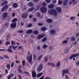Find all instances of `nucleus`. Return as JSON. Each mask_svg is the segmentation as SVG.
I'll list each match as a JSON object with an SVG mask.
<instances>
[{
	"label": "nucleus",
	"instance_id": "obj_28",
	"mask_svg": "<svg viewBox=\"0 0 79 79\" xmlns=\"http://www.w3.org/2000/svg\"><path fill=\"white\" fill-rule=\"evenodd\" d=\"M42 74H43V73H41L38 74L37 75V76L38 77H40V76H42Z\"/></svg>",
	"mask_w": 79,
	"mask_h": 79
},
{
	"label": "nucleus",
	"instance_id": "obj_14",
	"mask_svg": "<svg viewBox=\"0 0 79 79\" xmlns=\"http://www.w3.org/2000/svg\"><path fill=\"white\" fill-rule=\"evenodd\" d=\"M7 15H8V14L6 12H5L3 14V17L4 19H5V18H6V17L7 16Z\"/></svg>",
	"mask_w": 79,
	"mask_h": 79
},
{
	"label": "nucleus",
	"instance_id": "obj_37",
	"mask_svg": "<svg viewBox=\"0 0 79 79\" xmlns=\"http://www.w3.org/2000/svg\"><path fill=\"white\" fill-rule=\"evenodd\" d=\"M47 38H43L42 40V42H45V41H46V40H47Z\"/></svg>",
	"mask_w": 79,
	"mask_h": 79
},
{
	"label": "nucleus",
	"instance_id": "obj_22",
	"mask_svg": "<svg viewBox=\"0 0 79 79\" xmlns=\"http://www.w3.org/2000/svg\"><path fill=\"white\" fill-rule=\"evenodd\" d=\"M48 47V46L46 44H44L43 46V49H46Z\"/></svg>",
	"mask_w": 79,
	"mask_h": 79
},
{
	"label": "nucleus",
	"instance_id": "obj_20",
	"mask_svg": "<svg viewBox=\"0 0 79 79\" xmlns=\"http://www.w3.org/2000/svg\"><path fill=\"white\" fill-rule=\"evenodd\" d=\"M8 3V1H5L2 4H1V5L3 6V5H6Z\"/></svg>",
	"mask_w": 79,
	"mask_h": 79
},
{
	"label": "nucleus",
	"instance_id": "obj_50",
	"mask_svg": "<svg viewBox=\"0 0 79 79\" xmlns=\"http://www.w3.org/2000/svg\"><path fill=\"white\" fill-rule=\"evenodd\" d=\"M22 64L23 66H24V65H25V61L24 60H23L22 61Z\"/></svg>",
	"mask_w": 79,
	"mask_h": 79
},
{
	"label": "nucleus",
	"instance_id": "obj_24",
	"mask_svg": "<svg viewBox=\"0 0 79 79\" xmlns=\"http://www.w3.org/2000/svg\"><path fill=\"white\" fill-rule=\"evenodd\" d=\"M28 5L29 6H34V4H33V3L31 2H29L28 3Z\"/></svg>",
	"mask_w": 79,
	"mask_h": 79
},
{
	"label": "nucleus",
	"instance_id": "obj_62",
	"mask_svg": "<svg viewBox=\"0 0 79 79\" xmlns=\"http://www.w3.org/2000/svg\"><path fill=\"white\" fill-rule=\"evenodd\" d=\"M49 49H50V50H52V49H53V47H52V46H50L49 47Z\"/></svg>",
	"mask_w": 79,
	"mask_h": 79
},
{
	"label": "nucleus",
	"instance_id": "obj_15",
	"mask_svg": "<svg viewBox=\"0 0 79 79\" xmlns=\"http://www.w3.org/2000/svg\"><path fill=\"white\" fill-rule=\"evenodd\" d=\"M14 76V74L12 73L10 74L9 75L8 77V79H11V77H13V76Z\"/></svg>",
	"mask_w": 79,
	"mask_h": 79
},
{
	"label": "nucleus",
	"instance_id": "obj_40",
	"mask_svg": "<svg viewBox=\"0 0 79 79\" xmlns=\"http://www.w3.org/2000/svg\"><path fill=\"white\" fill-rule=\"evenodd\" d=\"M11 44L12 45H13V44L15 45V42H14L13 40H12Z\"/></svg>",
	"mask_w": 79,
	"mask_h": 79
},
{
	"label": "nucleus",
	"instance_id": "obj_10",
	"mask_svg": "<svg viewBox=\"0 0 79 79\" xmlns=\"http://www.w3.org/2000/svg\"><path fill=\"white\" fill-rule=\"evenodd\" d=\"M37 76V74L34 70H33L32 72V76L33 77H35Z\"/></svg>",
	"mask_w": 79,
	"mask_h": 79
},
{
	"label": "nucleus",
	"instance_id": "obj_49",
	"mask_svg": "<svg viewBox=\"0 0 79 79\" xmlns=\"http://www.w3.org/2000/svg\"><path fill=\"white\" fill-rule=\"evenodd\" d=\"M19 72V73H21L22 74H23V72L22 71V70H18Z\"/></svg>",
	"mask_w": 79,
	"mask_h": 79
},
{
	"label": "nucleus",
	"instance_id": "obj_16",
	"mask_svg": "<svg viewBox=\"0 0 79 79\" xmlns=\"http://www.w3.org/2000/svg\"><path fill=\"white\" fill-rule=\"evenodd\" d=\"M32 32V30L30 29L27 30V31L26 33L27 34H31Z\"/></svg>",
	"mask_w": 79,
	"mask_h": 79
},
{
	"label": "nucleus",
	"instance_id": "obj_29",
	"mask_svg": "<svg viewBox=\"0 0 79 79\" xmlns=\"http://www.w3.org/2000/svg\"><path fill=\"white\" fill-rule=\"evenodd\" d=\"M13 6L14 8H16L18 6V4L17 3H14L13 4Z\"/></svg>",
	"mask_w": 79,
	"mask_h": 79
},
{
	"label": "nucleus",
	"instance_id": "obj_13",
	"mask_svg": "<svg viewBox=\"0 0 79 79\" xmlns=\"http://www.w3.org/2000/svg\"><path fill=\"white\" fill-rule=\"evenodd\" d=\"M44 35H40L38 36V39H42Z\"/></svg>",
	"mask_w": 79,
	"mask_h": 79
},
{
	"label": "nucleus",
	"instance_id": "obj_25",
	"mask_svg": "<svg viewBox=\"0 0 79 79\" xmlns=\"http://www.w3.org/2000/svg\"><path fill=\"white\" fill-rule=\"evenodd\" d=\"M10 64H8L6 66V68H7L9 70V69H10Z\"/></svg>",
	"mask_w": 79,
	"mask_h": 79
},
{
	"label": "nucleus",
	"instance_id": "obj_64",
	"mask_svg": "<svg viewBox=\"0 0 79 79\" xmlns=\"http://www.w3.org/2000/svg\"><path fill=\"white\" fill-rule=\"evenodd\" d=\"M76 65H79V61L77 62L76 63Z\"/></svg>",
	"mask_w": 79,
	"mask_h": 79
},
{
	"label": "nucleus",
	"instance_id": "obj_39",
	"mask_svg": "<svg viewBox=\"0 0 79 79\" xmlns=\"http://www.w3.org/2000/svg\"><path fill=\"white\" fill-rule=\"evenodd\" d=\"M4 56L5 58H6L7 59H9L10 58H9V56L7 55H4Z\"/></svg>",
	"mask_w": 79,
	"mask_h": 79
},
{
	"label": "nucleus",
	"instance_id": "obj_19",
	"mask_svg": "<svg viewBox=\"0 0 79 79\" xmlns=\"http://www.w3.org/2000/svg\"><path fill=\"white\" fill-rule=\"evenodd\" d=\"M68 3V0H64L63 2L64 5H66Z\"/></svg>",
	"mask_w": 79,
	"mask_h": 79
},
{
	"label": "nucleus",
	"instance_id": "obj_57",
	"mask_svg": "<svg viewBox=\"0 0 79 79\" xmlns=\"http://www.w3.org/2000/svg\"><path fill=\"white\" fill-rule=\"evenodd\" d=\"M8 49H12V46H10L9 47V48Z\"/></svg>",
	"mask_w": 79,
	"mask_h": 79
},
{
	"label": "nucleus",
	"instance_id": "obj_1",
	"mask_svg": "<svg viewBox=\"0 0 79 79\" xmlns=\"http://www.w3.org/2000/svg\"><path fill=\"white\" fill-rule=\"evenodd\" d=\"M48 13L50 14V15H53L54 16H56L57 15V12H56V10L54 9H52L48 11Z\"/></svg>",
	"mask_w": 79,
	"mask_h": 79
},
{
	"label": "nucleus",
	"instance_id": "obj_8",
	"mask_svg": "<svg viewBox=\"0 0 79 79\" xmlns=\"http://www.w3.org/2000/svg\"><path fill=\"white\" fill-rule=\"evenodd\" d=\"M50 33L51 34H56V30H52L50 31Z\"/></svg>",
	"mask_w": 79,
	"mask_h": 79
},
{
	"label": "nucleus",
	"instance_id": "obj_17",
	"mask_svg": "<svg viewBox=\"0 0 79 79\" xmlns=\"http://www.w3.org/2000/svg\"><path fill=\"white\" fill-rule=\"evenodd\" d=\"M48 7L49 8H54V5L52 4L49 5H48Z\"/></svg>",
	"mask_w": 79,
	"mask_h": 79
},
{
	"label": "nucleus",
	"instance_id": "obj_43",
	"mask_svg": "<svg viewBox=\"0 0 79 79\" xmlns=\"http://www.w3.org/2000/svg\"><path fill=\"white\" fill-rule=\"evenodd\" d=\"M65 77L66 78V79H69V77L67 75H65Z\"/></svg>",
	"mask_w": 79,
	"mask_h": 79
},
{
	"label": "nucleus",
	"instance_id": "obj_6",
	"mask_svg": "<svg viewBox=\"0 0 79 79\" xmlns=\"http://www.w3.org/2000/svg\"><path fill=\"white\" fill-rule=\"evenodd\" d=\"M32 55H31L30 56V58H29V56H27V60L29 63H31L32 61Z\"/></svg>",
	"mask_w": 79,
	"mask_h": 79
},
{
	"label": "nucleus",
	"instance_id": "obj_55",
	"mask_svg": "<svg viewBox=\"0 0 79 79\" xmlns=\"http://www.w3.org/2000/svg\"><path fill=\"white\" fill-rule=\"evenodd\" d=\"M46 2L48 3H50V0H46Z\"/></svg>",
	"mask_w": 79,
	"mask_h": 79
},
{
	"label": "nucleus",
	"instance_id": "obj_11",
	"mask_svg": "<svg viewBox=\"0 0 79 79\" xmlns=\"http://www.w3.org/2000/svg\"><path fill=\"white\" fill-rule=\"evenodd\" d=\"M79 56V54H75L72 56L70 58V60L72 59L73 58H74V57H76V56Z\"/></svg>",
	"mask_w": 79,
	"mask_h": 79
},
{
	"label": "nucleus",
	"instance_id": "obj_7",
	"mask_svg": "<svg viewBox=\"0 0 79 79\" xmlns=\"http://www.w3.org/2000/svg\"><path fill=\"white\" fill-rule=\"evenodd\" d=\"M22 17L23 18V19H26V18H27L28 17V14L27 13L23 14L22 15Z\"/></svg>",
	"mask_w": 79,
	"mask_h": 79
},
{
	"label": "nucleus",
	"instance_id": "obj_45",
	"mask_svg": "<svg viewBox=\"0 0 79 79\" xmlns=\"http://www.w3.org/2000/svg\"><path fill=\"white\" fill-rule=\"evenodd\" d=\"M18 77H19V79H22V78H21V76L20 75L18 74Z\"/></svg>",
	"mask_w": 79,
	"mask_h": 79
},
{
	"label": "nucleus",
	"instance_id": "obj_12",
	"mask_svg": "<svg viewBox=\"0 0 79 79\" xmlns=\"http://www.w3.org/2000/svg\"><path fill=\"white\" fill-rule=\"evenodd\" d=\"M11 26L12 28H15L16 27V23H12L11 24Z\"/></svg>",
	"mask_w": 79,
	"mask_h": 79
},
{
	"label": "nucleus",
	"instance_id": "obj_9",
	"mask_svg": "<svg viewBox=\"0 0 79 79\" xmlns=\"http://www.w3.org/2000/svg\"><path fill=\"white\" fill-rule=\"evenodd\" d=\"M56 10L58 13H60L61 12V8L60 7H57L56 8Z\"/></svg>",
	"mask_w": 79,
	"mask_h": 79
},
{
	"label": "nucleus",
	"instance_id": "obj_53",
	"mask_svg": "<svg viewBox=\"0 0 79 79\" xmlns=\"http://www.w3.org/2000/svg\"><path fill=\"white\" fill-rule=\"evenodd\" d=\"M3 51H5V49H0V52H2Z\"/></svg>",
	"mask_w": 79,
	"mask_h": 79
},
{
	"label": "nucleus",
	"instance_id": "obj_61",
	"mask_svg": "<svg viewBox=\"0 0 79 79\" xmlns=\"http://www.w3.org/2000/svg\"><path fill=\"white\" fill-rule=\"evenodd\" d=\"M33 21H34L35 22V21H37V19L36 18H34L33 19Z\"/></svg>",
	"mask_w": 79,
	"mask_h": 79
},
{
	"label": "nucleus",
	"instance_id": "obj_23",
	"mask_svg": "<svg viewBox=\"0 0 79 79\" xmlns=\"http://www.w3.org/2000/svg\"><path fill=\"white\" fill-rule=\"evenodd\" d=\"M44 62H47L48 61V57H45L44 58Z\"/></svg>",
	"mask_w": 79,
	"mask_h": 79
},
{
	"label": "nucleus",
	"instance_id": "obj_56",
	"mask_svg": "<svg viewBox=\"0 0 79 79\" xmlns=\"http://www.w3.org/2000/svg\"><path fill=\"white\" fill-rule=\"evenodd\" d=\"M23 31L22 30H19V33H23Z\"/></svg>",
	"mask_w": 79,
	"mask_h": 79
},
{
	"label": "nucleus",
	"instance_id": "obj_58",
	"mask_svg": "<svg viewBox=\"0 0 79 79\" xmlns=\"http://www.w3.org/2000/svg\"><path fill=\"white\" fill-rule=\"evenodd\" d=\"M23 48V47L22 46H19L18 48V49H21Z\"/></svg>",
	"mask_w": 79,
	"mask_h": 79
},
{
	"label": "nucleus",
	"instance_id": "obj_33",
	"mask_svg": "<svg viewBox=\"0 0 79 79\" xmlns=\"http://www.w3.org/2000/svg\"><path fill=\"white\" fill-rule=\"evenodd\" d=\"M62 44L63 45H65L67 43V40H65L62 41Z\"/></svg>",
	"mask_w": 79,
	"mask_h": 79
},
{
	"label": "nucleus",
	"instance_id": "obj_3",
	"mask_svg": "<svg viewBox=\"0 0 79 79\" xmlns=\"http://www.w3.org/2000/svg\"><path fill=\"white\" fill-rule=\"evenodd\" d=\"M42 68H43V65L42 64H40L37 68V72L38 73L40 72V71H41L42 69Z\"/></svg>",
	"mask_w": 79,
	"mask_h": 79
},
{
	"label": "nucleus",
	"instance_id": "obj_26",
	"mask_svg": "<svg viewBox=\"0 0 79 79\" xmlns=\"http://www.w3.org/2000/svg\"><path fill=\"white\" fill-rule=\"evenodd\" d=\"M33 33L34 34L37 35L39 34V31H33Z\"/></svg>",
	"mask_w": 79,
	"mask_h": 79
},
{
	"label": "nucleus",
	"instance_id": "obj_36",
	"mask_svg": "<svg viewBox=\"0 0 79 79\" xmlns=\"http://www.w3.org/2000/svg\"><path fill=\"white\" fill-rule=\"evenodd\" d=\"M75 37L73 36L71 38V41H74V40H75Z\"/></svg>",
	"mask_w": 79,
	"mask_h": 79
},
{
	"label": "nucleus",
	"instance_id": "obj_63",
	"mask_svg": "<svg viewBox=\"0 0 79 79\" xmlns=\"http://www.w3.org/2000/svg\"><path fill=\"white\" fill-rule=\"evenodd\" d=\"M5 73H6L7 74H8V70L7 69H6L5 70Z\"/></svg>",
	"mask_w": 79,
	"mask_h": 79
},
{
	"label": "nucleus",
	"instance_id": "obj_30",
	"mask_svg": "<svg viewBox=\"0 0 79 79\" xmlns=\"http://www.w3.org/2000/svg\"><path fill=\"white\" fill-rule=\"evenodd\" d=\"M60 66V61H59L56 64V66L57 67H59Z\"/></svg>",
	"mask_w": 79,
	"mask_h": 79
},
{
	"label": "nucleus",
	"instance_id": "obj_35",
	"mask_svg": "<svg viewBox=\"0 0 79 79\" xmlns=\"http://www.w3.org/2000/svg\"><path fill=\"white\" fill-rule=\"evenodd\" d=\"M7 50L9 52H10V53H13V51L10 49H7Z\"/></svg>",
	"mask_w": 79,
	"mask_h": 79
},
{
	"label": "nucleus",
	"instance_id": "obj_44",
	"mask_svg": "<svg viewBox=\"0 0 79 79\" xmlns=\"http://www.w3.org/2000/svg\"><path fill=\"white\" fill-rule=\"evenodd\" d=\"M24 73L25 74H26L27 75H29V73L25 71Z\"/></svg>",
	"mask_w": 79,
	"mask_h": 79
},
{
	"label": "nucleus",
	"instance_id": "obj_60",
	"mask_svg": "<svg viewBox=\"0 0 79 79\" xmlns=\"http://www.w3.org/2000/svg\"><path fill=\"white\" fill-rule=\"evenodd\" d=\"M48 58H49V59H52V56H49L48 57Z\"/></svg>",
	"mask_w": 79,
	"mask_h": 79
},
{
	"label": "nucleus",
	"instance_id": "obj_52",
	"mask_svg": "<svg viewBox=\"0 0 79 79\" xmlns=\"http://www.w3.org/2000/svg\"><path fill=\"white\" fill-rule=\"evenodd\" d=\"M53 3L55 4L56 3V0H53L52 2Z\"/></svg>",
	"mask_w": 79,
	"mask_h": 79
},
{
	"label": "nucleus",
	"instance_id": "obj_51",
	"mask_svg": "<svg viewBox=\"0 0 79 79\" xmlns=\"http://www.w3.org/2000/svg\"><path fill=\"white\" fill-rule=\"evenodd\" d=\"M32 26V25L31 24H28V27H31Z\"/></svg>",
	"mask_w": 79,
	"mask_h": 79
},
{
	"label": "nucleus",
	"instance_id": "obj_41",
	"mask_svg": "<svg viewBox=\"0 0 79 79\" xmlns=\"http://www.w3.org/2000/svg\"><path fill=\"white\" fill-rule=\"evenodd\" d=\"M12 47L13 48V49L14 50H16V46H14L12 45Z\"/></svg>",
	"mask_w": 79,
	"mask_h": 79
},
{
	"label": "nucleus",
	"instance_id": "obj_27",
	"mask_svg": "<svg viewBox=\"0 0 79 79\" xmlns=\"http://www.w3.org/2000/svg\"><path fill=\"white\" fill-rule=\"evenodd\" d=\"M8 8V5H6L5 6V7H4L2 9V10H4L5 9H7Z\"/></svg>",
	"mask_w": 79,
	"mask_h": 79
},
{
	"label": "nucleus",
	"instance_id": "obj_21",
	"mask_svg": "<svg viewBox=\"0 0 79 79\" xmlns=\"http://www.w3.org/2000/svg\"><path fill=\"white\" fill-rule=\"evenodd\" d=\"M35 9V8L34 7H33L32 8H30L28 10V11L29 12H31V11H33V10Z\"/></svg>",
	"mask_w": 79,
	"mask_h": 79
},
{
	"label": "nucleus",
	"instance_id": "obj_46",
	"mask_svg": "<svg viewBox=\"0 0 79 79\" xmlns=\"http://www.w3.org/2000/svg\"><path fill=\"white\" fill-rule=\"evenodd\" d=\"M42 56H43L42 55L40 56L38 58V60H41V58H42Z\"/></svg>",
	"mask_w": 79,
	"mask_h": 79
},
{
	"label": "nucleus",
	"instance_id": "obj_48",
	"mask_svg": "<svg viewBox=\"0 0 79 79\" xmlns=\"http://www.w3.org/2000/svg\"><path fill=\"white\" fill-rule=\"evenodd\" d=\"M75 19V17H72L70 18V19L71 20H73Z\"/></svg>",
	"mask_w": 79,
	"mask_h": 79
},
{
	"label": "nucleus",
	"instance_id": "obj_2",
	"mask_svg": "<svg viewBox=\"0 0 79 79\" xmlns=\"http://www.w3.org/2000/svg\"><path fill=\"white\" fill-rule=\"evenodd\" d=\"M41 12L43 13H46L47 12V7H42L40 9Z\"/></svg>",
	"mask_w": 79,
	"mask_h": 79
},
{
	"label": "nucleus",
	"instance_id": "obj_4",
	"mask_svg": "<svg viewBox=\"0 0 79 79\" xmlns=\"http://www.w3.org/2000/svg\"><path fill=\"white\" fill-rule=\"evenodd\" d=\"M62 77H63V76L65 74H68L69 73V70L66 69H64L62 71Z\"/></svg>",
	"mask_w": 79,
	"mask_h": 79
},
{
	"label": "nucleus",
	"instance_id": "obj_38",
	"mask_svg": "<svg viewBox=\"0 0 79 79\" xmlns=\"http://www.w3.org/2000/svg\"><path fill=\"white\" fill-rule=\"evenodd\" d=\"M63 3V2L62 1H61V0H60L59 1V5H61V4Z\"/></svg>",
	"mask_w": 79,
	"mask_h": 79
},
{
	"label": "nucleus",
	"instance_id": "obj_18",
	"mask_svg": "<svg viewBox=\"0 0 79 79\" xmlns=\"http://www.w3.org/2000/svg\"><path fill=\"white\" fill-rule=\"evenodd\" d=\"M35 16H37L38 17H40V13L39 12H36L35 13Z\"/></svg>",
	"mask_w": 79,
	"mask_h": 79
},
{
	"label": "nucleus",
	"instance_id": "obj_47",
	"mask_svg": "<svg viewBox=\"0 0 79 79\" xmlns=\"http://www.w3.org/2000/svg\"><path fill=\"white\" fill-rule=\"evenodd\" d=\"M14 65H15V63H14L13 62H12L11 64V67L12 68H13V67L14 66Z\"/></svg>",
	"mask_w": 79,
	"mask_h": 79
},
{
	"label": "nucleus",
	"instance_id": "obj_42",
	"mask_svg": "<svg viewBox=\"0 0 79 79\" xmlns=\"http://www.w3.org/2000/svg\"><path fill=\"white\" fill-rule=\"evenodd\" d=\"M11 44V43L8 41H7L6 43V45H9V44Z\"/></svg>",
	"mask_w": 79,
	"mask_h": 79
},
{
	"label": "nucleus",
	"instance_id": "obj_5",
	"mask_svg": "<svg viewBox=\"0 0 79 79\" xmlns=\"http://www.w3.org/2000/svg\"><path fill=\"white\" fill-rule=\"evenodd\" d=\"M77 3V0H71L69 2V5H71L72 3H73V5H75Z\"/></svg>",
	"mask_w": 79,
	"mask_h": 79
},
{
	"label": "nucleus",
	"instance_id": "obj_34",
	"mask_svg": "<svg viewBox=\"0 0 79 79\" xmlns=\"http://www.w3.org/2000/svg\"><path fill=\"white\" fill-rule=\"evenodd\" d=\"M17 18H15L14 19H13L12 20V23H15L16 21H17Z\"/></svg>",
	"mask_w": 79,
	"mask_h": 79
},
{
	"label": "nucleus",
	"instance_id": "obj_54",
	"mask_svg": "<svg viewBox=\"0 0 79 79\" xmlns=\"http://www.w3.org/2000/svg\"><path fill=\"white\" fill-rule=\"evenodd\" d=\"M43 6H47V4L45 2H43Z\"/></svg>",
	"mask_w": 79,
	"mask_h": 79
},
{
	"label": "nucleus",
	"instance_id": "obj_31",
	"mask_svg": "<svg viewBox=\"0 0 79 79\" xmlns=\"http://www.w3.org/2000/svg\"><path fill=\"white\" fill-rule=\"evenodd\" d=\"M47 30V28H45V27H43V28H42L41 29V30L42 31H45Z\"/></svg>",
	"mask_w": 79,
	"mask_h": 79
},
{
	"label": "nucleus",
	"instance_id": "obj_59",
	"mask_svg": "<svg viewBox=\"0 0 79 79\" xmlns=\"http://www.w3.org/2000/svg\"><path fill=\"white\" fill-rule=\"evenodd\" d=\"M36 57V56H35V55H33V58L35 60V58Z\"/></svg>",
	"mask_w": 79,
	"mask_h": 79
},
{
	"label": "nucleus",
	"instance_id": "obj_32",
	"mask_svg": "<svg viewBox=\"0 0 79 79\" xmlns=\"http://www.w3.org/2000/svg\"><path fill=\"white\" fill-rule=\"evenodd\" d=\"M47 22L48 23H52V20L51 19H48L47 20Z\"/></svg>",
	"mask_w": 79,
	"mask_h": 79
}]
</instances>
